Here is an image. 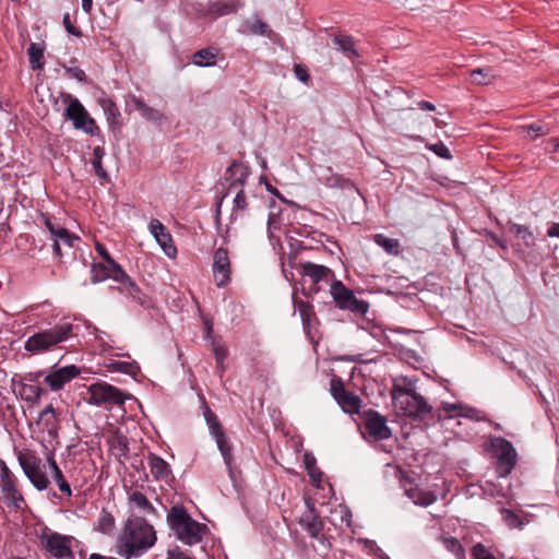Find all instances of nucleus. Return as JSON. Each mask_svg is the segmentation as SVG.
<instances>
[{
	"label": "nucleus",
	"instance_id": "f257e3e1",
	"mask_svg": "<svg viewBox=\"0 0 559 559\" xmlns=\"http://www.w3.org/2000/svg\"><path fill=\"white\" fill-rule=\"evenodd\" d=\"M156 532L142 516L128 519L117 544V554L124 559L143 556L156 543Z\"/></svg>",
	"mask_w": 559,
	"mask_h": 559
},
{
	"label": "nucleus",
	"instance_id": "f03ea898",
	"mask_svg": "<svg viewBox=\"0 0 559 559\" xmlns=\"http://www.w3.org/2000/svg\"><path fill=\"white\" fill-rule=\"evenodd\" d=\"M167 523L176 538L188 546L201 543L210 533L207 525L192 519L182 504H175L169 509Z\"/></svg>",
	"mask_w": 559,
	"mask_h": 559
},
{
	"label": "nucleus",
	"instance_id": "7ed1b4c3",
	"mask_svg": "<svg viewBox=\"0 0 559 559\" xmlns=\"http://www.w3.org/2000/svg\"><path fill=\"white\" fill-rule=\"evenodd\" d=\"M115 281L118 286L117 288L132 298L134 302L141 307L148 309L152 307V299L144 294L136 283L122 270V274H119L111 269V265L107 262H94L91 266V282L93 284L102 283L106 280Z\"/></svg>",
	"mask_w": 559,
	"mask_h": 559
},
{
	"label": "nucleus",
	"instance_id": "20e7f679",
	"mask_svg": "<svg viewBox=\"0 0 559 559\" xmlns=\"http://www.w3.org/2000/svg\"><path fill=\"white\" fill-rule=\"evenodd\" d=\"M75 335L72 323H57L31 335L24 343V349L32 355L49 352Z\"/></svg>",
	"mask_w": 559,
	"mask_h": 559
},
{
	"label": "nucleus",
	"instance_id": "39448f33",
	"mask_svg": "<svg viewBox=\"0 0 559 559\" xmlns=\"http://www.w3.org/2000/svg\"><path fill=\"white\" fill-rule=\"evenodd\" d=\"M392 397L399 402L403 413L414 419H425L432 411L425 397L412 389L394 385Z\"/></svg>",
	"mask_w": 559,
	"mask_h": 559
},
{
	"label": "nucleus",
	"instance_id": "423d86ee",
	"mask_svg": "<svg viewBox=\"0 0 559 559\" xmlns=\"http://www.w3.org/2000/svg\"><path fill=\"white\" fill-rule=\"evenodd\" d=\"M88 399L91 405L112 409L115 406L122 407L126 400L130 397L129 394L109 384L105 381L92 383L87 386Z\"/></svg>",
	"mask_w": 559,
	"mask_h": 559
},
{
	"label": "nucleus",
	"instance_id": "0eeeda50",
	"mask_svg": "<svg viewBox=\"0 0 559 559\" xmlns=\"http://www.w3.org/2000/svg\"><path fill=\"white\" fill-rule=\"evenodd\" d=\"M296 269L302 278H308L311 283L309 287L301 289L302 295L308 298H312L321 290L322 282L328 283L335 277L334 271L330 267L310 261L299 260Z\"/></svg>",
	"mask_w": 559,
	"mask_h": 559
},
{
	"label": "nucleus",
	"instance_id": "6e6552de",
	"mask_svg": "<svg viewBox=\"0 0 559 559\" xmlns=\"http://www.w3.org/2000/svg\"><path fill=\"white\" fill-rule=\"evenodd\" d=\"M489 451L497 459L496 473L498 477L509 476L518 462V453L513 444L502 437H492L489 440Z\"/></svg>",
	"mask_w": 559,
	"mask_h": 559
},
{
	"label": "nucleus",
	"instance_id": "1a4fd4ad",
	"mask_svg": "<svg viewBox=\"0 0 559 559\" xmlns=\"http://www.w3.org/2000/svg\"><path fill=\"white\" fill-rule=\"evenodd\" d=\"M330 294L342 310H349L355 314L365 316L369 310V302L358 299L354 292L347 288L342 281L334 280L330 286Z\"/></svg>",
	"mask_w": 559,
	"mask_h": 559
},
{
	"label": "nucleus",
	"instance_id": "9d476101",
	"mask_svg": "<svg viewBox=\"0 0 559 559\" xmlns=\"http://www.w3.org/2000/svg\"><path fill=\"white\" fill-rule=\"evenodd\" d=\"M203 415L209 426L210 433L215 439L223 460L228 471L231 473L234 464L233 447L225 435L224 427L217 415L207 405L204 406Z\"/></svg>",
	"mask_w": 559,
	"mask_h": 559
},
{
	"label": "nucleus",
	"instance_id": "9b49d317",
	"mask_svg": "<svg viewBox=\"0 0 559 559\" xmlns=\"http://www.w3.org/2000/svg\"><path fill=\"white\" fill-rule=\"evenodd\" d=\"M66 100L68 106L64 110V117L73 122L75 129L83 130L91 135H96L99 132V128L96 126L95 120L90 117L81 102L70 94L67 95Z\"/></svg>",
	"mask_w": 559,
	"mask_h": 559
},
{
	"label": "nucleus",
	"instance_id": "f8f14e48",
	"mask_svg": "<svg viewBox=\"0 0 559 559\" xmlns=\"http://www.w3.org/2000/svg\"><path fill=\"white\" fill-rule=\"evenodd\" d=\"M16 477L10 471L4 461L0 460V488L3 502L9 508L22 510L25 506V499L16 486Z\"/></svg>",
	"mask_w": 559,
	"mask_h": 559
},
{
	"label": "nucleus",
	"instance_id": "ddd939ff",
	"mask_svg": "<svg viewBox=\"0 0 559 559\" xmlns=\"http://www.w3.org/2000/svg\"><path fill=\"white\" fill-rule=\"evenodd\" d=\"M360 417L366 431L364 437L367 440L382 441L392 436V430L388 426L385 416L381 415L379 412L369 408L364 411Z\"/></svg>",
	"mask_w": 559,
	"mask_h": 559
},
{
	"label": "nucleus",
	"instance_id": "4468645a",
	"mask_svg": "<svg viewBox=\"0 0 559 559\" xmlns=\"http://www.w3.org/2000/svg\"><path fill=\"white\" fill-rule=\"evenodd\" d=\"M19 463L33 486L39 490H46L50 484L46 473L41 469V460L33 453H20Z\"/></svg>",
	"mask_w": 559,
	"mask_h": 559
},
{
	"label": "nucleus",
	"instance_id": "2eb2a0df",
	"mask_svg": "<svg viewBox=\"0 0 559 559\" xmlns=\"http://www.w3.org/2000/svg\"><path fill=\"white\" fill-rule=\"evenodd\" d=\"M331 394L345 413H359L361 406L360 397L345 390L343 380L337 376H333L331 379Z\"/></svg>",
	"mask_w": 559,
	"mask_h": 559
},
{
	"label": "nucleus",
	"instance_id": "dca6fc26",
	"mask_svg": "<svg viewBox=\"0 0 559 559\" xmlns=\"http://www.w3.org/2000/svg\"><path fill=\"white\" fill-rule=\"evenodd\" d=\"M73 537L61 535L59 533H51L41 538L45 549L57 559H74L72 551Z\"/></svg>",
	"mask_w": 559,
	"mask_h": 559
},
{
	"label": "nucleus",
	"instance_id": "f3484780",
	"mask_svg": "<svg viewBox=\"0 0 559 559\" xmlns=\"http://www.w3.org/2000/svg\"><path fill=\"white\" fill-rule=\"evenodd\" d=\"M212 271L217 287L222 288L229 284L231 265L227 249L221 247L214 251Z\"/></svg>",
	"mask_w": 559,
	"mask_h": 559
},
{
	"label": "nucleus",
	"instance_id": "a211bd4d",
	"mask_svg": "<svg viewBox=\"0 0 559 559\" xmlns=\"http://www.w3.org/2000/svg\"><path fill=\"white\" fill-rule=\"evenodd\" d=\"M306 503L308 507V513H305L300 518L299 524L306 532L309 533V535L312 538H316L319 542H322L323 537H324L322 534L323 528H324V523L321 520L320 514L317 511L314 504L310 500H307Z\"/></svg>",
	"mask_w": 559,
	"mask_h": 559
},
{
	"label": "nucleus",
	"instance_id": "6ab92c4d",
	"mask_svg": "<svg viewBox=\"0 0 559 559\" xmlns=\"http://www.w3.org/2000/svg\"><path fill=\"white\" fill-rule=\"evenodd\" d=\"M80 376V369L75 365L58 368L44 378V382L52 391H59L71 380Z\"/></svg>",
	"mask_w": 559,
	"mask_h": 559
},
{
	"label": "nucleus",
	"instance_id": "aec40b11",
	"mask_svg": "<svg viewBox=\"0 0 559 559\" xmlns=\"http://www.w3.org/2000/svg\"><path fill=\"white\" fill-rule=\"evenodd\" d=\"M148 229L165 254L174 258L177 254V248L173 243V237L164 224L157 218H153L148 224Z\"/></svg>",
	"mask_w": 559,
	"mask_h": 559
},
{
	"label": "nucleus",
	"instance_id": "412c9836",
	"mask_svg": "<svg viewBox=\"0 0 559 559\" xmlns=\"http://www.w3.org/2000/svg\"><path fill=\"white\" fill-rule=\"evenodd\" d=\"M249 175H250V169L248 166L243 165L240 162L234 160L227 167L226 173H225V180L230 181L227 192H229L236 188L243 187Z\"/></svg>",
	"mask_w": 559,
	"mask_h": 559
},
{
	"label": "nucleus",
	"instance_id": "4be33fe9",
	"mask_svg": "<svg viewBox=\"0 0 559 559\" xmlns=\"http://www.w3.org/2000/svg\"><path fill=\"white\" fill-rule=\"evenodd\" d=\"M241 7L242 3L240 0H215L210 2L207 11L212 17L217 19L236 13Z\"/></svg>",
	"mask_w": 559,
	"mask_h": 559
},
{
	"label": "nucleus",
	"instance_id": "5701e85b",
	"mask_svg": "<svg viewBox=\"0 0 559 559\" xmlns=\"http://www.w3.org/2000/svg\"><path fill=\"white\" fill-rule=\"evenodd\" d=\"M294 305L299 312L304 331L307 334H310L313 324L318 321L316 312L313 310V306L308 301L296 298H294Z\"/></svg>",
	"mask_w": 559,
	"mask_h": 559
},
{
	"label": "nucleus",
	"instance_id": "b1692460",
	"mask_svg": "<svg viewBox=\"0 0 559 559\" xmlns=\"http://www.w3.org/2000/svg\"><path fill=\"white\" fill-rule=\"evenodd\" d=\"M98 104L107 117L109 127L112 129L120 128L121 114L116 103L109 97H100L98 98Z\"/></svg>",
	"mask_w": 559,
	"mask_h": 559
},
{
	"label": "nucleus",
	"instance_id": "393cba45",
	"mask_svg": "<svg viewBox=\"0 0 559 559\" xmlns=\"http://www.w3.org/2000/svg\"><path fill=\"white\" fill-rule=\"evenodd\" d=\"M147 460L153 477L157 480H167L171 473L169 464L155 453H150Z\"/></svg>",
	"mask_w": 559,
	"mask_h": 559
},
{
	"label": "nucleus",
	"instance_id": "a878e982",
	"mask_svg": "<svg viewBox=\"0 0 559 559\" xmlns=\"http://www.w3.org/2000/svg\"><path fill=\"white\" fill-rule=\"evenodd\" d=\"M80 240L78 236L71 234L68 229H61V236L53 238V251L56 255L61 259L63 257L62 248L66 249V253L75 247V243Z\"/></svg>",
	"mask_w": 559,
	"mask_h": 559
},
{
	"label": "nucleus",
	"instance_id": "bb28decb",
	"mask_svg": "<svg viewBox=\"0 0 559 559\" xmlns=\"http://www.w3.org/2000/svg\"><path fill=\"white\" fill-rule=\"evenodd\" d=\"M218 49L215 47H206L195 51L192 56V62L197 67L205 68L216 64Z\"/></svg>",
	"mask_w": 559,
	"mask_h": 559
},
{
	"label": "nucleus",
	"instance_id": "cd10ccee",
	"mask_svg": "<svg viewBox=\"0 0 559 559\" xmlns=\"http://www.w3.org/2000/svg\"><path fill=\"white\" fill-rule=\"evenodd\" d=\"M132 102L134 104L135 109L140 111L142 117L146 120L152 122H162L165 119L164 115L159 110L150 107L142 99L133 96Z\"/></svg>",
	"mask_w": 559,
	"mask_h": 559
},
{
	"label": "nucleus",
	"instance_id": "c85d7f7f",
	"mask_svg": "<svg viewBox=\"0 0 559 559\" xmlns=\"http://www.w3.org/2000/svg\"><path fill=\"white\" fill-rule=\"evenodd\" d=\"M304 464L308 472V475L311 479L312 485L320 487V483L322 480L323 473L317 466V460L314 455L310 452H306L304 454Z\"/></svg>",
	"mask_w": 559,
	"mask_h": 559
},
{
	"label": "nucleus",
	"instance_id": "c756f323",
	"mask_svg": "<svg viewBox=\"0 0 559 559\" xmlns=\"http://www.w3.org/2000/svg\"><path fill=\"white\" fill-rule=\"evenodd\" d=\"M333 43L347 58L353 59L359 56L358 51L355 49V44L352 36L337 35L333 38Z\"/></svg>",
	"mask_w": 559,
	"mask_h": 559
},
{
	"label": "nucleus",
	"instance_id": "7c9ffc66",
	"mask_svg": "<svg viewBox=\"0 0 559 559\" xmlns=\"http://www.w3.org/2000/svg\"><path fill=\"white\" fill-rule=\"evenodd\" d=\"M27 55L29 58V66L32 70L36 71L41 70L44 68V47L41 45L31 43V45L27 48Z\"/></svg>",
	"mask_w": 559,
	"mask_h": 559
},
{
	"label": "nucleus",
	"instance_id": "2f4dec72",
	"mask_svg": "<svg viewBox=\"0 0 559 559\" xmlns=\"http://www.w3.org/2000/svg\"><path fill=\"white\" fill-rule=\"evenodd\" d=\"M106 366L110 371L126 373L133 378L140 372V366L135 361L110 360Z\"/></svg>",
	"mask_w": 559,
	"mask_h": 559
},
{
	"label": "nucleus",
	"instance_id": "473e14b6",
	"mask_svg": "<svg viewBox=\"0 0 559 559\" xmlns=\"http://www.w3.org/2000/svg\"><path fill=\"white\" fill-rule=\"evenodd\" d=\"M373 241L389 254L397 255L400 252V242L395 238H389L383 234H376Z\"/></svg>",
	"mask_w": 559,
	"mask_h": 559
},
{
	"label": "nucleus",
	"instance_id": "72a5a7b5",
	"mask_svg": "<svg viewBox=\"0 0 559 559\" xmlns=\"http://www.w3.org/2000/svg\"><path fill=\"white\" fill-rule=\"evenodd\" d=\"M129 501L142 510L145 514L157 515V511L148 499L141 491H133L129 496Z\"/></svg>",
	"mask_w": 559,
	"mask_h": 559
},
{
	"label": "nucleus",
	"instance_id": "f704fd0d",
	"mask_svg": "<svg viewBox=\"0 0 559 559\" xmlns=\"http://www.w3.org/2000/svg\"><path fill=\"white\" fill-rule=\"evenodd\" d=\"M510 231L513 233L518 238L522 239L526 247H533L535 245V238L532 230L525 226L516 223H510Z\"/></svg>",
	"mask_w": 559,
	"mask_h": 559
},
{
	"label": "nucleus",
	"instance_id": "c9c22d12",
	"mask_svg": "<svg viewBox=\"0 0 559 559\" xmlns=\"http://www.w3.org/2000/svg\"><path fill=\"white\" fill-rule=\"evenodd\" d=\"M105 156V150L102 146H96L93 150V157H92V166L94 168V171L96 176H98L100 179L108 180V173L104 169L102 160Z\"/></svg>",
	"mask_w": 559,
	"mask_h": 559
},
{
	"label": "nucleus",
	"instance_id": "e433bc0d",
	"mask_svg": "<svg viewBox=\"0 0 559 559\" xmlns=\"http://www.w3.org/2000/svg\"><path fill=\"white\" fill-rule=\"evenodd\" d=\"M19 384L22 389V396L27 402H38L45 392L39 385L28 384L22 381H19Z\"/></svg>",
	"mask_w": 559,
	"mask_h": 559
},
{
	"label": "nucleus",
	"instance_id": "4c0bfd02",
	"mask_svg": "<svg viewBox=\"0 0 559 559\" xmlns=\"http://www.w3.org/2000/svg\"><path fill=\"white\" fill-rule=\"evenodd\" d=\"M471 80L473 83L483 85L488 84L495 79V74L490 68H477L471 71Z\"/></svg>",
	"mask_w": 559,
	"mask_h": 559
},
{
	"label": "nucleus",
	"instance_id": "58836bf2",
	"mask_svg": "<svg viewBox=\"0 0 559 559\" xmlns=\"http://www.w3.org/2000/svg\"><path fill=\"white\" fill-rule=\"evenodd\" d=\"M500 513L502 515L503 522L511 530H513V528L522 530L523 526L525 525V522L523 521V519H521L515 512H513L510 509L501 508Z\"/></svg>",
	"mask_w": 559,
	"mask_h": 559
},
{
	"label": "nucleus",
	"instance_id": "ea45409f",
	"mask_svg": "<svg viewBox=\"0 0 559 559\" xmlns=\"http://www.w3.org/2000/svg\"><path fill=\"white\" fill-rule=\"evenodd\" d=\"M114 527H115L114 515L110 512L103 510L102 514L98 519V524H97L98 531H100L102 533L108 534L114 530Z\"/></svg>",
	"mask_w": 559,
	"mask_h": 559
},
{
	"label": "nucleus",
	"instance_id": "a19ab883",
	"mask_svg": "<svg viewBox=\"0 0 559 559\" xmlns=\"http://www.w3.org/2000/svg\"><path fill=\"white\" fill-rule=\"evenodd\" d=\"M52 479L56 481L59 490L61 493L66 497L72 496V489L70 484L67 481L62 471L60 468H56L55 472H52Z\"/></svg>",
	"mask_w": 559,
	"mask_h": 559
},
{
	"label": "nucleus",
	"instance_id": "79ce46f5",
	"mask_svg": "<svg viewBox=\"0 0 559 559\" xmlns=\"http://www.w3.org/2000/svg\"><path fill=\"white\" fill-rule=\"evenodd\" d=\"M522 130L527 133V136L531 140H536L537 138L549 133V128L542 123L523 126Z\"/></svg>",
	"mask_w": 559,
	"mask_h": 559
},
{
	"label": "nucleus",
	"instance_id": "37998d69",
	"mask_svg": "<svg viewBox=\"0 0 559 559\" xmlns=\"http://www.w3.org/2000/svg\"><path fill=\"white\" fill-rule=\"evenodd\" d=\"M75 62H76V60L72 59L70 61V66L63 64V69L70 78H73V79L78 80L79 82L86 84L88 82L87 75L84 70H82L79 67L73 66Z\"/></svg>",
	"mask_w": 559,
	"mask_h": 559
},
{
	"label": "nucleus",
	"instance_id": "c03bdc74",
	"mask_svg": "<svg viewBox=\"0 0 559 559\" xmlns=\"http://www.w3.org/2000/svg\"><path fill=\"white\" fill-rule=\"evenodd\" d=\"M95 250L97 251V253L102 257L103 261L102 262H107L111 265V269L114 267V270H116V272H118L119 274H122V267L119 263H117L112 257L110 255V253L107 251V249L105 248L104 245L99 243V242H96L95 245Z\"/></svg>",
	"mask_w": 559,
	"mask_h": 559
},
{
	"label": "nucleus",
	"instance_id": "a18cd8bd",
	"mask_svg": "<svg viewBox=\"0 0 559 559\" xmlns=\"http://www.w3.org/2000/svg\"><path fill=\"white\" fill-rule=\"evenodd\" d=\"M445 547L456 557V559H465V549L457 538H448L445 540Z\"/></svg>",
	"mask_w": 559,
	"mask_h": 559
},
{
	"label": "nucleus",
	"instance_id": "49530a36",
	"mask_svg": "<svg viewBox=\"0 0 559 559\" xmlns=\"http://www.w3.org/2000/svg\"><path fill=\"white\" fill-rule=\"evenodd\" d=\"M213 352L216 360V368L223 372L224 361L228 356V349L224 345L213 344Z\"/></svg>",
	"mask_w": 559,
	"mask_h": 559
},
{
	"label": "nucleus",
	"instance_id": "de8ad7c7",
	"mask_svg": "<svg viewBox=\"0 0 559 559\" xmlns=\"http://www.w3.org/2000/svg\"><path fill=\"white\" fill-rule=\"evenodd\" d=\"M426 147L429 151L433 152L436 155H438L441 158H444V159H451L452 158V154H451L450 150L441 141H439L437 143H433V144H427Z\"/></svg>",
	"mask_w": 559,
	"mask_h": 559
},
{
	"label": "nucleus",
	"instance_id": "09e8293b",
	"mask_svg": "<svg viewBox=\"0 0 559 559\" xmlns=\"http://www.w3.org/2000/svg\"><path fill=\"white\" fill-rule=\"evenodd\" d=\"M472 557L474 559H496L492 552L481 543H477L472 548Z\"/></svg>",
	"mask_w": 559,
	"mask_h": 559
},
{
	"label": "nucleus",
	"instance_id": "8fccbe9b",
	"mask_svg": "<svg viewBox=\"0 0 559 559\" xmlns=\"http://www.w3.org/2000/svg\"><path fill=\"white\" fill-rule=\"evenodd\" d=\"M436 500H437V497L433 492L419 491L415 499V503L419 504L421 507H428V506L432 504Z\"/></svg>",
	"mask_w": 559,
	"mask_h": 559
},
{
	"label": "nucleus",
	"instance_id": "3c124183",
	"mask_svg": "<svg viewBox=\"0 0 559 559\" xmlns=\"http://www.w3.org/2000/svg\"><path fill=\"white\" fill-rule=\"evenodd\" d=\"M294 73H295L296 78L305 84H308V82L310 81L309 70H308L307 66H305L302 63H296L294 66Z\"/></svg>",
	"mask_w": 559,
	"mask_h": 559
},
{
	"label": "nucleus",
	"instance_id": "603ef678",
	"mask_svg": "<svg viewBox=\"0 0 559 559\" xmlns=\"http://www.w3.org/2000/svg\"><path fill=\"white\" fill-rule=\"evenodd\" d=\"M239 190L236 193V197L234 199V211L240 210L243 211L248 207L247 198L243 191V187L238 188Z\"/></svg>",
	"mask_w": 559,
	"mask_h": 559
},
{
	"label": "nucleus",
	"instance_id": "864d4df0",
	"mask_svg": "<svg viewBox=\"0 0 559 559\" xmlns=\"http://www.w3.org/2000/svg\"><path fill=\"white\" fill-rule=\"evenodd\" d=\"M62 23H63V26H64L66 31L69 34H71V35H73L75 37H81L83 35L82 32L78 27H75L73 25V23L71 22V17H70L69 13H66L63 15Z\"/></svg>",
	"mask_w": 559,
	"mask_h": 559
},
{
	"label": "nucleus",
	"instance_id": "5fc2aeb1",
	"mask_svg": "<svg viewBox=\"0 0 559 559\" xmlns=\"http://www.w3.org/2000/svg\"><path fill=\"white\" fill-rule=\"evenodd\" d=\"M250 31L253 33V34H257V35H267L269 32H271L269 29V25L263 22L262 20H255L251 26H250Z\"/></svg>",
	"mask_w": 559,
	"mask_h": 559
},
{
	"label": "nucleus",
	"instance_id": "6e6d98bb",
	"mask_svg": "<svg viewBox=\"0 0 559 559\" xmlns=\"http://www.w3.org/2000/svg\"><path fill=\"white\" fill-rule=\"evenodd\" d=\"M166 559H195V558L189 556L187 552L181 550L180 547L176 546V547L169 548L167 550Z\"/></svg>",
	"mask_w": 559,
	"mask_h": 559
},
{
	"label": "nucleus",
	"instance_id": "4d7b16f0",
	"mask_svg": "<svg viewBox=\"0 0 559 559\" xmlns=\"http://www.w3.org/2000/svg\"><path fill=\"white\" fill-rule=\"evenodd\" d=\"M44 221H45V225H46L47 229L49 230L52 239L59 238V236H61V229H66L64 227L52 223L49 217H45Z\"/></svg>",
	"mask_w": 559,
	"mask_h": 559
},
{
	"label": "nucleus",
	"instance_id": "13d9d810",
	"mask_svg": "<svg viewBox=\"0 0 559 559\" xmlns=\"http://www.w3.org/2000/svg\"><path fill=\"white\" fill-rule=\"evenodd\" d=\"M43 421L44 429L50 435L55 436L57 433V427H56V416L52 418L45 416V418H40Z\"/></svg>",
	"mask_w": 559,
	"mask_h": 559
},
{
	"label": "nucleus",
	"instance_id": "bf43d9fd",
	"mask_svg": "<svg viewBox=\"0 0 559 559\" xmlns=\"http://www.w3.org/2000/svg\"><path fill=\"white\" fill-rule=\"evenodd\" d=\"M44 374V371L36 372H27L24 376H21L22 382H28V384H35L38 382L39 378Z\"/></svg>",
	"mask_w": 559,
	"mask_h": 559
},
{
	"label": "nucleus",
	"instance_id": "052dcab7",
	"mask_svg": "<svg viewBox=\"0 0 559 559\" xmlns=\"http://www.w3.org/2000/svg\"><path fill=\"white\" fill-rule=\"evenodd\" d=\"M350 181L348 179H345L338 175L333 176L331 179H329L328 185L331 187H338V188H345L347 185H349Z\"/></svg>",
	"mask_w": 559,
	"mask_h": 559
},
{
	"label": "nucleus",
	"instance_id": "680f3d73",
	"mask_svg": "<svg viewBox=\"0 0 559 559\" xmlns=\"http://www.w3.org/2000/svg\"><path fill=\"white\" fill-rule=\"evenodd\" d=\"M292 247H294L295 252L289 255V261L293 259L296 260L299 251L311 249V247L306 246L304 241L298 240L295 245H292Z\"/></svg>",
	"mask_w": 559,
	"mask_h": 559
},
{
	"label": "nucleus",
	"instance_id": "e2e57ef3",
	"mask_svg": "<svg viewBox=\"0 0 559 559\" xmlns=\"http://www.w3.org/2000/svg\"><path fill=\"white\" fill-rule=\"evenodd\" d=\"M228 192H226L225 194H223L218 200H217V203H216V210H215V223H216V226L219 228L221 226V213H222V204H223V201L225 199V197L227 195Z\"/></svg>",
	"mask_w": 559,
	"mask_h": 559
},
{
	"label": "nucleus",
	"instance_id": "0e129e2a",
	"mask_svg": "<svg viewBox=\"0 0 559 559\" xmlns=\"http://www.w3.org/2000/svg\"><path fill=\"white\" fill-rule=\"evenodd\" d=\"M342 513V521L346 522L347 526L352 524V512L346 506H340Z\"/></svg>",
	"mask_w": 559,
	"mask_h": 559
},
{
	"label": "nucleus",
	"instance_id": "69168bd1",
	"mask_svg": "<svg viewBox=\"0 0 559 559\" xmlns=\"http://www.w3.org/2000/svg\"><path fill=\"white\" fill-rule=\"evenodd\" d=\"M265 188H266V190H267L271 194L275 195V197H276V198H278L281 201H283V202H287V201H286V199H285V198L281 194V192L278 191V189H277V188H275V187H273L269 181H266Z\"/></svg>",
	"mask_w": 559,
	"mask_h": 559
},
{
	"label": "nucleus",
	"instance_id": "338daca9",
	"mask_svg": "<svg viewBox=\"0 0 559 559\" xmlns=\"http://www.w3.org/2000/svg\"><path fill=\"white\" fill-rule=\"evenodd\" d=\"M443 411L450 416V417H453L456 415V411L459 409V406L456 404H450V403H444L443 404Z\"/></svg>",
	"mask_w": 559,
	"mask_h": 559
},
{
	"label": "nucleus",
	"instance_id": "774afa93",
	"mask_svg": "<svg viewBox=\"0 0 559 559\" xmlns=\"http://www.w3.org/2000/svg\"><path fill=\"white\" fill-rule=\"evenodd\" d=\"M549 237L559 238V223H554L547 230Z\"/></svg>",
	"mask_w": 559,
	"mask_h": 559
}]
</instances>
